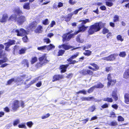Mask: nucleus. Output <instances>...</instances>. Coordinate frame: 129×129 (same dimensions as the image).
<instances>
[{
  "instance_id": "nucleus-1",
  "label": "nucleus",
  "mask_w": 129,
  "mask_h": 129,
  "mask_svg": "<svg viewBox=\"0 0 129 129\" xmlns=\"http://www.w3.org/2000/svg\"><path fill=\"white\" fill-rule=\"evenodd\" d=\"M14 12L16 13L18 15L17 21L20 24L22 23L25 20V17L23 16H21V14H23L21 11L20 10L19 8L17 7L15 8L14 10Z\"/></svg>"
},
{
  "instance_id": "nucleus-2",
  "label": "nucleus",
  "mask_w": 129,
  "mask_h": 129,
  "mask_svg": "<svg viewBox=\"0 0 129 129\" xmlns=\"http://www.w3.org/2000/svg\"><path fill=\"white\" fill-rule=\"evenodd\" d=\"M79 22H81V24L80 25H79V30L74 33V34L75 35H77L81 31H83L86 30L88 27H85L83 24H86L87 22H90V21L88 19H85L84 20L79 21Z\"/></svg>"
},
{
  "instance_id": "nucleus-3",
  "label": "nucleus",
  "mask_w": 129,
  "mask_h": 129,
  "mask_svg": "<svg viewBox=\"0 0 129 129\" xmlns=\"http://www.w3.org/2000/svg\"><path fill=\"white\" fill-rule=\"evenodd\" d=\"M101 29L99 23H95L90 26L88 33L89 34H92L95 32L99 31Z\"/></svg>"
},
{
  "instance_id": "nucleus-4",
  "label": "nucleus",
  "mask_w": 129,
  "mask_h": 129,
  "mask_svg": "<svg viewBox=\"0 0 129 129\" xmlns=\"http://www.w3.org/2000/svg\"><path fill=\"white\" fill-rule=\"evenodd\" d=\"M15 42V41L13 40H10L8 42L5 43L4 45L6 46L5 48V50L9 51L10 50V49L8 48L10 46L14 44Z\"/></svg>"
},
{
  "instance_id": "nucleus-5",
  "label": "nucleus",
  "mask_w": 129,
  "mask_h": 129,
  "mask_svg": "<svg viewBox=\"0 0 129 129\" xmlns=\"http://www.w3.org/2000/svg\"><path fill=\"white\" fill-rule=\"evenodd\" d=\"M118 54H113L109 56L104 57L102 59L107 61H113L114 60L115 58V57L117 56Z\"/></svg>"
},
{
  "instance_id": "nucleus-6",
  "label": "nucleus",
  "mask_w": 129,
  "mask_h": 129,
  "mask_svg": "<svg viewBox=\"0 0 129 129\" xmlns=\"http://www.w3.org/2000/svg\"><path fill=\"white\" fill-rule=\"evenodd\" d=\"M39 59L40 61V63L41 65H42L48 62V60L46 59V56L45 55L40 57Z\"/></svg>"
},
{
  "instance_id": "nucleus-7",
  "label": "nucleus",
  "mask_w": 129,
  "mask_h": 129,
  "mask_svg": "<svg viewBox=\"0 0 129 129\" xmlns=\"http://www.w3.org/2000/svg\"><path fill=\"white\" fill-rule=\"evenodd\" d=\"M29 31H26L23 28H21L19 31V33L17 34L18 36H26L28 34Z\"/></svg>"
},
{
  "instance_id": "nucleus-8",
  "label": "nucleus",
  "mask_w": 129,
  "mask_h": 129,
  "mask_svg": "<svg viewBox=\"0 0 129 129\" xmlns=\"http://www.w3.org/2000/svg\"><path fill=\"white\" fill-rule=\"evenodd\" d=\"M19 101L17 100H15L13 103L12 106V109L15 111L19 107Z\"/></svg>"
},
{
  "instance_id": "nucleus-9",
  "label": "nucleus",
  "mask_w": 129,
  "mask_h": 129,
  "mask_svg": "<svg viewBox=\"0 0 129 129\" xmlns=\"http://www.w3.org/2000/svg\"><path fill=\"white\" fill-rule=\"evenodd\" d=\"M13 12H14L13 11ZM14 14H13L8 19L9 20H11L12 21H16L17 20L18 15L17 14L15 13V12H14Z\"/></svg>"
},
{
  "instance_id": "nucleus-10",
  "label": "nucleus",
  "mask_w": 129,
  "mask_h": 129,
  "mask_svg": "<svg viewBox=\"0 0 129 129\" xmlns=\"http://www.w3.org/2000/svg\"><path fill=\"white\" fill-rule=\"evenodd\" d=\"M8 20V17L7 14H5L3 15L2 17L0 18V22L4 23L7 21Z\"/></svg>"
},
{
  "instance_id": "nucleus-11",
  "label": "nucleus",
  "mask_w": 129,
  "mask_h": 129,
  "mask_svg": "<svg viewBox=\"0 0 129 129\" xmlns=\"http://www.w3.org/2000/svg\"><path fill=\"white\" fill-rule=\"evenodd\" d=\"M37 23L36 21H34L31 22L29 24V26L30 30H33L36 27Z\"/></svg>"
},
{
  "instance_id": "nucleus-12",
  "label": "nucleus",
  "mask_w": 129,
  "mask_h": 129,
  "mask_svg": "<svg viewBox=\"0 0 129 129\" xmlns=\"http://www.w3.org/2000/svg\"><path fill=\"white\" fill-rule=\"evenodd\" d=\"M63 76L62 75H58L54 76L53 78L52 81H54L58 80L59 79L63 78Z\"/></svg>"
},
{
  "instance_id": "nucleus-13",
  "label": "nucleus",
  "mask_w": 129,
  "mask_h": 129,
  "mask_svg": "<svg viewBox=\"0 0 129 129\" xmlns=\"http://www.w3.org/2000/svg\"><path fill=\"white\" fill-rule=\"evenodd\" d=\"M69 66V64H67L66 65H63L60 66V68L61 70V72L62 73L65 72L66 71V69Z\"/></svg>"
},
{
  "instance_id": "nucleus-14",
  "label": "nucleus",
  "mask_w": 129,
  "mask_h": 129,
  "mask_svg": "<svg viewBox=\"0 0 129 129\" xmlns=\"http://www.w3.org/2000/svg\"><path fill=\"white\" fill-rule=\"evenodd\" d=\"M72 46H69L68 45L63 44L61 45H60L58 47L59 48H61L62 47L65 50H68L70 48H72Z\"/></svg>"
},
{
  "instance_id": "nucleus-15",
  "label": "nucleus",
  "mask_w": 129,
  "mask_h": 129,
  "mask_svg": "<svg viewBox=\"0 0 129 129\" xmlns=\"http://www.w3.org/2000/svg\"><path fill=\"white\" fill-rule=\"evenodd\" d=\"M73 14L71 13V14L68 15L67 16H66L64 17L65 19V21L67 22L69 21L71 18Z\"/></svg>"
},
{
  "instance_id": "nucleus-16",
  "label": "nucleus",
  "mask_w": 129,
  "mask_h": 129,
  "mask_svg": "<svg viewBox=\"0 0 129 129\" xmlns=\"http://www.w3.org/2000/svg\"><path fill=\"white\" fill-rule=\"evenodd\" d=\"M125 102L127 104H129V94H126L124 95Z\"/></svg>"
},
{
  "instance_id": "nucleus-17",
  "label": "nucleus",
  "mask_w": 129,
  "mask_h": 129,
  "mask_svg": "<svg viewBox=\"0 0 129 129\" xmlns=\"http://www.w3.org/2000/svg\"><path fill=\"white\" fill-rule=\"evenodd\" d=\"M112 96L115 101H117L118 100V97L116 91H113Z\"/></svg>"
},
{
  "instance_id": "nucleus-18",
  "label": "nucleus",
  "mask_w": 129,
  "mask_h": 129,
  "mask_svg": "<svg viewBox=\"0 0 129 129\" xmlns=\"http://www.w3.org/2000/svg\"><path fill=\"white\" fill-rule=\"evenodd\" d=\"M42 27L41 25L38 26L37 29L35 30V31L36 33H40L42 31Z\"/></svg>"
},
{
  "instance_id": "nucleus-19",
  "label": "nucleus",
  "mask_w": 129,
  "mask_h": 129,
  "mask_svg": "<svg viewBox=\"0 0 129 129\" xmlns=\"http://www.w3.org/2000/svg\"><path fill=\"white\" fill-rule=\"evenodd\" d=\"M41 79V76H40L35 78L33 80H32L30 82V85L35 83L36 81L39 79Z\"/></svg>"
},
{
  "instance_id": "nucleus-20",
  "label": "nucleus",
  "mask_w": 129,
  "mask_h": 129,
  "mask_svg": "<svg viewBox=\"0 0 129 129\" xmlns=\"http://www.w3.org/2000/svg\"><path fill=\"white\" fill-rule=\"evenodd\" d=\"M116 82V80H115L113 79L111 80L108 81V86H109L110 85H114Z\"/></svg>"
},
{
  "instance_id": "nucleus-21",
  "label": "nucleus",
  "mask_w": 129,
  "mask_h": 129,
  "mask_svg": "<svg viewBox=\"0 0 129 129\" xmlns=\"http://www.w3.org/2000/svg\"><path fill=\"white\" fill-rule=\"evenodd\" d=\"M123 77L126 79L129 78V70H126L124 73Z\"/></svg>"
},
{
  "instance_id": "nucleus-22",
  "label": "nucleus",
  "mask_w": 129,
  "mask_h": 129,
  "mask_svg": "<svg viewBox=\"0 0 129 129\" xmlns=\"http://www.w3.org/2000/svg\"><path fill=\"white\" fill-rule=\"evenodd\" d=\"M90 65L93 66L95 68V69L92 68V70L93 71H96V70H98L99 69V67L96 64L92 63H90Z\"/></svg>"
},
{
  "instance_id": "nucleus-23",
  "label": "nucleus",
  "mask_w": 129,
  "mask_h": 129,
  "mask_svg": "<svg viewBox=\"0 0 129 129\" xmlns=\"http://www.w3.org/2000/svg\"><path fill=\"white\" fill-rule=\"evenodd\" d=\"M46 49L48 50H50L54 48L55 46L52 44H50L49 46H45Z\"/></svg>"
},
{
  "instance_id": "nucleus-24",
  "label": "nucleus",
  "mask_w": 129,
  "mask_h": 129,
  "mask_svg": "<svg viewBox=\"0 0 129 129\" xmlns=\"http://www.w3.org/2000/svg\"><path fill=\"white\" fill-rule=\"evenodd\" d=\"M4 48V46L2 44H0V58L2 57L3 49Z\"/></svg>"
},
{
  "instance_id": "nucleus-25",
  "label": "nucleus",
  "mask_w": 129,
  "mask_h": 129,
  "mask_svg": "<svg viewBox=\"0 0 129 129\" xmlns=\"http://www.w3.org/2000/svg\"><path fill=\"white\" fill-rule=\"evenodd\" d=\"M37 60V58L36 57H33L31 58V63L32 64H33L36 62Z\"/></svg>"
},
{
  "instance_id": "nucleus-26",
  "label": "nucleus",
  "mask_w": 129,
  "mask_h": 129,
  "mask_svg": "<svg viewBox=\"0 0 129 129\" xmlns=\"http://www.w3.org/2000/svg\"><path fill=\"white\" fill-rule=\"evenodd\" d=\"M113 21L114 22H116L119 21V16L117 15H115L113 17Z\"/></svg>"
},
{
  "instance_id": "nucleus-27",
  "label": "nucleus",
  "mask_w": 129,
  "mask_h": 129,
  "mask_svg": "<svg viewBox=\"0 0 129 129\" xmlns=\"http://www.w3.org/2000/svg\"><path fill=\"white\" fill-rule=\"evenodd\" d=\"M20 122V120L17 119L14 120L13 122V125L14 126L17 125V124L19 123Z\"/></svg>"
},
{
  "instance_id": "nucleus-28",
  "label": "nucleus",
  "mask_w": 129,
  "mask_h": 129,
  "mask_svg": "<svg viewBox=\"0 0 129 129\" xmlns=\"http://www.w3.org/2000/svg\"><path fill=\"white\" fill-rule=\"evenodd\" d=\"M25 124L24 123H22L18 125V127L20 128H25L26 126Z\"/></svg>"
},
{
  "instance_id": "nucleus-29",
  "label": "nucleus",
  "mask_w": 129,
  "mask_h": 129,
  "mask_svg": "<svg viewBox=\"0 0 129 129\" xmlns=\"http://www.w3.org/2000/svg\"><path fill=\"white\" fill-rule=\"evenodd\" d=\"M103 100L104 101H107L108 102H112L113 101V100L111 98H104Z\"/></svg>"
},
{
  "instance_id": "nucleus-30",
  "label": "nucleus",
  "mask_w": 129,
  "mask_h": 129,
  "mask_svg": "<svg viewBox=\"0 0 129 129\" xmlns=\"http://www.w3.org/2000/svg\"><path fill=\"white\" fill-rule=\"evenodd\" d=\"M119 55L120 57H124L126 56V54L125 52H120Z\"/></svg>"
},
{
  "instance_id": "nucleus-31",
  "label": "nucleus",
  "mask_w": 129,
  "mask_h": 129,
  "mask_svg": "<svg viewBox=\"0 0 129 129\" xmlns=\"http://www.w3.org/2000/svg\"><path fill=\"white\" fill-rule=\"evenodd\" d=\"M23 8L24 9L27 10H29L30 9L29 4V3H27L23 5Z\"/></svg>"
},
{
  "instance_id": "nucleus-32",
  "label": "nucleus",
  "mask_w": 129,
  "mask_h": 129,
  "mask_svg": "<svg viewBox=\"0 0 129 129\" xmlns=\"http://www.w3.org/2000/svg\"><path fill=\"white\" fill-rule=\"evenodd\" d=\"M95 88H101L103 87L104 85L101 83H98L97 85H95Z\"/></svg>"
},
{
  "instance_id": "nucleus-33",
  "label": "nucleus",
  "mask_w": 129,
  "mask_h": 129,
  "mask_svg": "<svg viewBox=\"0 0 129 129\" xmlns=\"http://www.w3.org/2000/svg\"><path fill=\"white\" fill-rule=\"evenodd\" d=\"M26 49L25 48H22L19 51V54H21L25 53Z\"/></svg>"
},
{
  "instance_id": "nucleus-34",
  "label": "nucleus",
  "mask_w": 129,
  "mask_h": 129,
  "mask_svg": "<svg viewBox=\"0 0 129 129\" xmlns=\"http://www.w3.org/2000/svg\"><path fill=\"white\" fill-rule=\"evenodd\" d=\"M80 73L83 75H86L87 74V70H83L80 72Z\"/></svg>"
},
{
  "instance_id": "nucleus-35",
  "label": "nucleus",
  "mask_w": 129,
  "mask_h": 129,
  "mask_svg": "<svg viewBox=\"0 0 129 129\" xmlns=\"http://www.w3.org/2000/svg\"><path fill=\"white\" fill-rule=\"evenodd\" d=\"M68 35V33L64 34L62 36V38L63 40V41H67V39H68L67 36Z\"/></svg>"
},
{
  "instance_id": "nucleus-36",
  "label": "nucleus",
  "mask_w": 129,
  "mask_h": 129,
  "mask_svg": "<svg viewBox=\"0 0 129 129\" xmlns=\"http://www.w3.org/2000/svg\"><path fill=\"white\" fill-rule=\"evenodd\" d=\"M13 82H15V80L14 78H13L10 80H9L7 82V85H9L11 84Z\"/></svg>"
},
{
  "instance_id": "nucleus-37",
  "label": "nucleus",
  "mask_w": 129,
  "mask_h": 129,
  "mask_svg": "<svg viewBox=\"0 0 129 129\" xmlns=\"http://www.w3.org/2000/svg\"><path fill=\"white\" fill-rule=\"evenodd\" d=\"M27 125L29 128H30L33 124V123L31 121L27 122L26 123Z\"/></svg>"
},
{
  "instance_id": "nucleus-38",
  "label": "nucleus",
  "mask_w": 129,
  "mask_h": 129,
  "mask_svg": "<svg viewBox=\"0 0 129 129\" xmlns=\"http://www.w3.org/2000/svg\"><path fill=\"white\" fill-rule=\"evenodd\" d=\"M116 38L118 40L120 41L121 42L123 40V39L122 38V36L120 35H118L117 36Z\"/></svg>"
},
{
  "instance_id": "nucleus-39",
  "label": "nucleus",
  "mask_w": 129,
  "mask_h": 129,
  "mask_svg": "<svg viewBox=\"0 0 129 129\" xmlns=\"http://www.w3.org/2000/svg\"><path fill=\"white\" fill-rule=\"evenodd\" d=\"M91 53V52L89 51L88 50H86V52L84 53V54L85 55H87L88 56L90 55Z\"/></svg>"
},
{
  "instance_id": "nucleus-40",
  "label": "nucleus",
  "mask_w": 129,
  "mask_h": 129,
  "mask_svg": "<svg viewBox=\"0 0 129 129\" xmlns=\"http://www.w3.org/2000/svg\"><path fill=\"white\" fill-rule=\"evenodd\" d=\"M7 61V59L5 58L3 59L0 60V64H2L3 63Z\"/></svg>"
},
{
  "instance_id": "nucleus-41",
  "label": "nucleus",
  "mask_w": 129,
  "mask_h": 129,
  "mask_svg": "<svg viewBox=\"0 0 129 129\" xmlns=\"http://www.w3.org/2000/svg\"><path fill=\"white\" fill-rule=\"evenodd\" d=\"M65 51L64 50H59L58 52V56H61L62 55V54L64 53Z\"/></svg>"
},
{
  "instance_id": "nucleus-42",
  "label": "nucleus",
  "mask_w": 129,
  "mask_h": 129,
  "mask_svg": "<svg viewBox=\"0 0 129 129\" xmlns=\"http://www.w3.org/2000/svg\"><path fill=\"white\" fill-rule=\"evenodd\" d=\"M108 1H106V5L109 7H111L113 5V3L111 2H109Z\"/></svg>"
},
{
  "instance_id": "nucleus-43",
  "label": "nucleus",
  "mask_w": 129,
  "mask_h": 129,
  "mask_svg": "<svg viewBox=\"0 0 129 129\" xmlns=\"http://www.w3.org/2000/svg\"><path fill=\"white\" fill-rule=\"evenodd\" d=\"M43 23L45 25L48 24L49 23L48 20L46 19L45 20H43Z\"/></svg>"
},
{
  "instance_id": "nucleus-44",
  "label": "nucleus",
  "mask_w": 129,
  "mask_h": 129,
  "mask_svg": "<svg viewBox=\"0 0 129 129\" xmlns=\"http://www.w3.org/2000/svg\"><path fill=\"white\" fill-rule=\"evenodd\" d=\"M37 49L41 51H43L46 49L45 46L42 47H38L37 48Z\"/></svg>"
},
{
  "instance_id": "nucleus-45",
  "label": "nucleus",
  "mask_w": 129,
  "mask_h": 129,
  "mask_svg": "<svg viewBox=\"0 0 129 129\" xmlns=\"http://www.w3.org/2000/svg\"><path fill=\"white\" fill-rule=\"evenodd\" d=\"M79 93H83L84 94H86V91L85 90H80L79 92H77V94H78Z\"/></svg>"
},
{
  "instance_id": "nucleus-46",
  "label": "nucleus",
  "mask_w": 129,
  "mask_h": 129,
  "mask_svg": "<svg viewBox=\"0 0 129 129\" xmlns=\"http://www.w3.org/2000/svg\"><path fill=\"white\" fill-rule=\"evenodd\" d=\"M83 9V8H79L78 9H77L74 11L73 12V13H72L73 14H77L78 13V11H79L80 10H82Z\"/></svg>"
},
{
  "instance_id": "nucleus-47",
  "label": "nucleus",
  "mask_w": 129,
  "mask_h": 129,
  "mask_svg": "<svg viewBox=\"0 0 129 129\" xmlns=\"http://www.w3.org/2000/svg\"><path fill=\"white\" fill-rule=\"evenodd\" d=\"M76 41L79 42L83 43L84 41V40L83 39L80 40V37H77L76 39Z\"/></svg>"
},
{
  "instance_id": "nucleus-48",
  "label": "nucleus",
  "mask_w": 129,
  "mask_h": 129,
  "mask_svg": "<svg viewBox=\"0 0 129 129\" xmlns=\"http://www.w3.org/2000/svg\"><path fill=\"white\" fill-rule=\"evenodd\" d=\"M112 69V68L111 67H107L106 68L105 71L106 72H108L111 71Z\"/></svg>"
},
{
  "instance_id": "nucleus-49",
  "label": "nucleus",
  "mask_w": 129,
  "mask_h": 129,
  "mask_svg": "<svg viewBox=\"0 0 129 129\" xmlns=\"http://www.w3.org/2000/svg\"><path fill=\"white\" fill-rule=\"evenodd\" d=\"M95 88V86H93L90 89H89L88 91V92L89 93H90L92 92L94 89Z\"/></svg>"
},
{
  "instance_id": "nucleus-50",
  "label": "nucleus",
  "mask_w": 129,
  "mask_h": 129,
  "mask_svg": "<svg viewBox=\"0 0 129 129\" xmlns=\"http://www.w3.org/2000/svg\"><path fill=\"white\" fill-rule=\"evenodd\" d=\"M79 53L78 52H77L75 54H74L71 57V58L73 59L76 58L79 55Z\"/></svg>"
},
{
  "instance_id": "nucleus-51",
  "label": "nucleus",
  "mask_w": 129,
  "mask_h": 129,
  "mask_svg": "<svg viewBox=\"0 0 129 129\" xmlns=\"http://www.w3.org/2000/svg\"><path fill=\"white\" fill-rule=\"evenodd\" d=\"M15 80V82H19L22 81L21 79L19 77H18L16 78H14Z\"/></svg>"
},
{
  "instance_id": "nucleus-52",
  "label": "nucleus",
  "mask_w": 129,
  "mask_h": 129,
  "mask_svg": "<svg viewBox=\"0 0 129 129\" xmlns=\"http://www.w3.org/2000/svg\"><path fill=\"white\" fill-rule=\"evenodd\" d=\"M44 42L47 43H49L50 42V39L48 38H46L44 39Z\"/></svg>"
},
{
  "instance_id": "nucleus-53",
  "label": "nucleus",
  "mask_w": 129,
  "mask_h": 129,
  "mask_svg": "<svg viewBox=\"0 0 129 129\" xmlns=\"http://www.w3.org/2000/svg\"><path fill=\"white\" fill-rule=\"evenodd\" d=\"M108 30L106 28H104L103 29V33L104 34H105L106 33H107L108 32Z\"/></svg>"
},
{
  "instance_id": "nucleus-54",
  "label": "nucleus",
  "mask_w": 129,
  "mask_h": 129,
  "mask_svg": "<svg viewBox=\"0 0 129 129\" xmlns=\"http://www.w3.org/2000/svg\"><path fill=\"white\" fill-rule=\"evenodd\" d=\"M74 35H75L74 34H72L68 35V39H67V41H69L71 38Z\"/></svg>"
},
{
  "instance_id": "nucleus-55",
  "label": "nucleus",
  "mask_w": 129,
  "mask_h": 129,
  "mask_svg": "<svg viewBox=\"0 0 129 129\" xmlns=\"http://www.w3.org/2000/svg\"><path fill=\"white\" fill-rule=\"evenodd\" d=\"M118 121H122L124 120V119L120 116H119L118 117Z\"/></svg>"
},
{
  "instance_id": "nucleus-56",
  "label": "nucleus",
  "mask_w": 129,
  "mask_h": 129,
  "mask_svg": "<svg viewBox=\"0 0 129 129\" xmlns=\"http://www.w3.org/2000/svg\"><path fill=\"white\" fill-rule=\"evenodd\" d=\"M108 107V104L106 103H105L101 106L102 108L103 109L107 108Z\"/></svg>"
},
{
  "instance_id": "nucleus-57",
  "label": "nucleus",
  "mask_w": 129,
  "mask_h": 129,
  "mask_svg": "<svg viewBox=\"0 0 129 129\" xmlns=\"http://www.w3.org/2000/svg\"><path fill=\"white\" fill-rule=\"evenodd\" d=\"M111 125L113 126H115L117 125V122L115 121H113L111 122Z\"/></svg>"
},
{
  "instance_id": "nucleus-58",
  "label": "nucleus",
  "mask_w": 129,
  "mask_h": 129,
  "mask_svg": "<svg viewBox=\"0 0 129 129\" xmlns=\"http://www.w3.org/2000/svg\"><path fill=\"white\" fill-rule=\"evenodd\" d=\"M95 107L94 106H93L90 108L89 110L91 112L93 111L95 109Z\"/></svg>"
},
{
  "instance_id": "nucleus-59",
  "label": "nucleus",
  "mask_w": 129,
  "mask_h": 129,
  "mask_svg": "<svg viewBox=\"0 0 129 129\" xmlns=\"http://www.w3.org/2000/svg\"><path fill=\"white\" fill-rule=\"evenodd\" d=\"M93 74V72L91 70H87V74L89 75H91Z\"/></svg>"
},
{
  "instance_id": "nucleus-60",
  "label": "nucleus",
  "mask_w": 129,
  "mask_h": 129,
  "mask_svg": "<svg viewBox=\"0 0 129 129\" xmlns=\"http://www.w3.org/2000/svg\"><path fill=\"white\" fill-rule=\"evenodd\" d=\"M112 107L116 110L118 108V106L116 104H114L112 105Z\"/></svg>"
},
{
  "instance_id": "nucleus-61",
  "label": "nucleus",
  "mask_w": 129,
  "mask_h": 129,
  "mask_svg": "<svg viewBox=\"0 0 129 129\" xmlns=\"http://www.w3.org/2000/svg\"><path fill=\"white\" fill-rule=\"evenodd\" d=\"M50 116V114L49 113H48L45 116H44L42 117V119H44Z\"/></svg>"
},
{
  "instance_id": "nucleus-62",
  "label": "nucleus",
  "mask_w": 129,
  "mask_h": 129,
  "mask_svg": "<svg viewBox=\"0 0 129 129\" xmlns=\"http://www.w3.org/2000/svg\"><path fill=\"white\" fill-rule=\"evenodd\" d=\"M55 24V22L54 21H52L50 25V27H53L54 25Z\"/></svg>"
},
{
  "instance_id": "nucleus-63",
  "label": "nucleus",
  "mask_w": 129,
  "mask_h": 129,
  "mask_svg": "<svg viewBox=\"0 0 129 129\" xmlns=\"http://www.w3.org/2000/svg\"><path fill=\"white\" fill-rule=\"evenodd\" d=\"M63 4L61 2H59L58 3L57 7L58 8H60L63 6Z\"/></svg>"
},
{
  "instance_id": "nucleus-64",
  "label": "nucleus",
  "mask_w": 129,
  "mask_h": 129,
  "mask_svg": "<svg viewBox=\"0 0 129 129\" xmlns=\"http://www.w3.org/2000/svg\"><path fill=\"white\" fill-rule=\"evenodd\" d=\"M42 85L41 82H39L36 84V86L38 87H40Z\"/></svg>"
}]
</instances>
